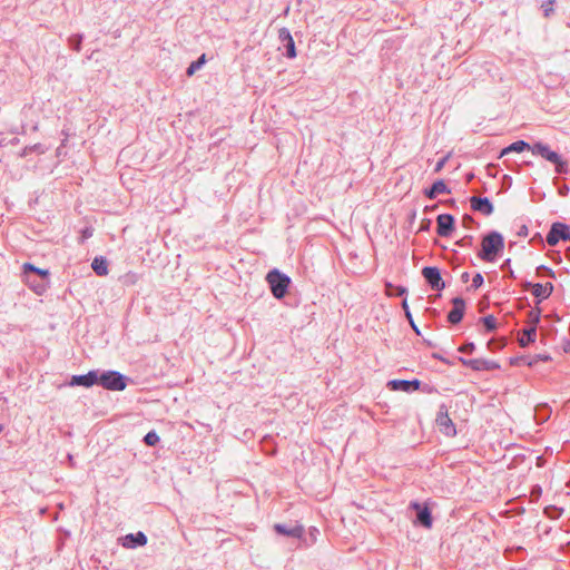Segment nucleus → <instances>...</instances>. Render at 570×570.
<instances>
[{"label":"nucleus","mask_w":570,"mask_h":570,"mask_svg":"<svg viewBox=\"0 0 570 570\" xmlns=\"http://www.w3.org/2000/svg\"><path fill=\"white\" fill-rule=\"evenodd\" d=\"M528 234H529V229H528V226L524 224L520 226V228L517 233V235L520 237H525V236H528Z\"/></svg>","instance_id":"40"},{"label":"nucleus","mask_w":570,"mask_h":570,"mask_svg":"<svg viewBox=\"0 0 570 570\" xmlns=\"http://www.w3.org/2000/svg\"><path fill=\"white\" fill-rule=\"evenodd\" d=\"M454 217L450 214H441L436 217V233L441 237H448L454 229Z\"/></svg>","instance_id":"11"},{"label":"nucleus","mask_w":570,"mask_h":570,"mask_svg":"<svg viewBox=\"0 0 570 570\" xmlns=\"http://www.w3.org/2000/svg\"><path fill=\"white\" fill-rule=\"evenodd\" d=\"M318 534L320 531L315 527L307 530L301 523L287 527V550L307 549L316 542Z\"/></svg>","instance_id":"1"},{"label":"nucleus","mask_w":570,"mask_h":570,"mask_svg":"<svg viewBox=\"0 0 570 570\" xmlns=\"http://www.w3.org/2000/svg\"><path fill=\"white\" fill-rule=\"evenodd\" d=\"M46 150H47V148L42 144H35L31 146H26L22 150V155L27 156L32 153L45 154Z\"/></svg>","instance_id":"26"},{"label":"nucleus","mask_w":570,"mask_h":570,"mask_svg":"<svg viewBox=\"0 0 570 570\" xmlns=\"http://www.w3.org/2000/svg\"><path fill=\"white\" fill-rule=\"evenodd\" d=\"M470 204L474 212L481 213L485 216H490L494 210V207L488 197L472 196L470 198Z\"/></svg>","instance_id":"14"},{"label":"nucleus","mask_w":570,"mask_h":570,"mask_svg":"<svg viewBox=\"0 0 570 570\" xmlns=\"http://www.w3.org/2000/svg\"><path fill=\"white\" fill-rule=\"evenodd\" d=\"M483 282H484V279H483L482 274L476 273L472 278L471 288H473V289L480 288L483 285Z\"/></svg>","instance_id":"34"},{"label":"nucleus","mask_w":570,"mask_h":570,"mask_svg":"<svg viewBox=\"0 0 570 570\" xmlns=\"http://www.w3.org/2000/svg\"><path fill=\"white\" fill-rule=\"evenodd\" d=\"M97 384V371L92 370L89 371L87 374L83 375H73L69 382L70 386H85L90 387L92 385Z\"/></svg>","instance_id":"16"},{"label":"nucleus","mask_w":570,"mask_h":570,"mask_svg":"<svg viewBox=\"0 0 570 570\" xmlns=\"http://www.w3.org/2000/svg\"><path fill=\"white\" fill-rule=\"evenodd\" d=\"M286 282H287V297H288L291 295V292H289L291 278L288 276L286 278Z\"/></svg>","instance_id":"50"},{"label":"nucleus","mask_w":570,"mask_h":570,"mask_svg":"<svg viewBox=\"0 0 570 570\" xmlns=\"http://www.w3.org/2000/svg\"><path fill=\"white\" fill-rule=\"evenodd\" d=\"M91 267L98 276H105L108 274V262L102 256L95 257Z\"/></svg>","instance_id":"22"},{"label":"nucleus","mask_w":570,"mask_h":570,"mask_svg":"<svg viewBox=\"0 0 570 570\" xmlns=\"http://www.w3.org/2000/svg\"><path fill=\"white\" fill-rule=\"evenodd\" d=\"M411 508L416 511V521L424 528L430 529L433 523L431 511L417 502H412Z\"/></svg>","instance_id":"15"},{"label":"nucleus","mask_w":570,"mask_h":570,"mask_svg":"<svg viewBox=\"0 0 570 570\" xmlns=\"http://www.w3.org/2000/svg\"><path fill=\"white\" fill-rule=\"evenodd\" d=\"M385 287H386V294L389 296H393V295H395V296H403V295H405L407 293L406 287L401 286V285L394 286L391 283H386Z\"/></svg>","instance_id":"25"},{"label":"nucleus","mask_w":570,"mask_h":570,"mask_svg":"<svg viewBox=\"0 0 570 570\" xmlns=\"http://www.w3.org/2000/svg\"><path fill=\"white\" fill-rule=\"evenodd\" d=\"M128 377L117 371H97V384L109 391H124L127 387Z\"/></svg>","instance_id":"4"},{"label":"nucleus","mask_w":570,"mask_h":570,"mask_svg":"<svg viewBox=\"0 0 570 570\" xmlns=\"http://www.w3.org/2000/svg\"><path fill=\"white\" fill-rule=\"evenodd\" d=\"M266 281L276 298L285 297V274L275 268L267 274Z\"/></svg>","instance_id":"7"},{"label":"nucleus","mask_w":570,"mask_h":570,"mask_svg":"<svg viewBox=\"0 0 570 570\" xmlns=\"http://www.w3.org/2000/svg\"><path fill=\"white\" fill-rule=\"evenodd\" d=\"M274 529L276 530L277 533L285 535V523H276L274 525Z\"/></svg>","instance_id":"41"},{"label":"nucleus","mask_w":570,"mask_h":570,"mask_svg":"<svg viewBox=\"0 0 570 570\" xmlns=\"http://www.w3.org/2000/svg\"><path fill=\"white\" fill-rule=\"evenodd\" d=\"M38 283H39V281H36L32 278V284H38Z\"/></svg>","instance_id":"55"},{"label":"nucleus","mask_w":570,"mask_h":570,"mask_svg":"<svg viewBox=\"0 0 570 570\" xmlns=\"http://www.w3.org/2000/svg\"><path fill=\"white\" fill-rule=\"evenodd\" d=\"M533 285H534V284H532L531 282H524L522 286H523V289H524V291H529V289H531V291H532V286H533Z\"/></svg>","instance_id":"47"},{"label":"nucleus","mask_w":570,"mask_h":570,"mask_svg":"<svg viewBox=\"0 0 570 570\" xmlns=\"http://www.w3.org/2000/svg\"><path fill=\"white\" fill-rule=\"evenodd\" d=\"M503 248V236L499 232H490L482 238L481 250L479 252L478 257L484 262L492 263Z\"/></svg>","instance_id":"2"},{"label":"nucleus","mask_w":570,"mask_h":570,"mask_svg":"<svg viewBox=\"0 0 570 570\" xmlns=\"http://www.w3.org/2000/svg\"><path fill=\"white\" fill-rule=\"evenodd\" d=\"M422 275L432 289L442 291L445 287V283L443 282L438 267L425 266L422 269Z\"/></svg>","instance_id":"10"},{"label":"nucleus","mask_w":570,"mask_h":570,"mask_svg":"<svg viewBox=\"0 0 570 570\" xmlns=\"http://www.w3.org/2000/svg\"><path fill=\"white\" fill-rule=\"evenodd\" d=\"M509 277L515 278V275H514V272L512 271V268H509Z\"/></svg>","instance_id":"53"},{"label":"nucleus","mask_w":570,"mask_h":570,"mask_svg":"<svg viewBox=\"0 0 570 570\" xmlns=\"http://www.w3.org/2000/svg\"><path fill=\"white\" fill-rule=\"evenodd\" d=\"M554 289V286L552 283H546L540 284L537 283L532 286V295L538 298V303H540L542 299L548 298Z\"/></svg>","instance_id":"19"},{"label":"nucleus","mask_w":570,"mask_h":570,"mask_svg":"<svg viewBox=\"0 0 570 570\" xmlns=\"http://www.w3.org/2000/svg\"><path fill=\"white\" fill-rule=\"evenodd\" d=\"M462 223H463V226L466 227V228H471V225L474 223V219L472 216L465 214L463 217H462Z\"/></svg>","instance_id":"38"},{"label":"nucleus","mask_w":570,"mask_h":570,"mask_svg":"<svg viewBox=\"0 0 570 570\" xmlns=\"http://www.w3.org/2000/svg\"><path fill=\"white\" fill-rule=\"evenodd\" d=\"M541 272H543V274H547L551 278L556 277L554 272L551 268H549V267H547L544 265H541V266L537 267V273L540 274Z\"/></svg>","instance_id":"36"},{"label":"nucleus","mask_w":570,"mask_h":570,"mask_svg":"<svg viewBox=\"0 0 570 570\" xmlns=\"http://www.w3.org/2000/svg\"><path fill=\"white\" fill-rule=\"evenodd\" d=\"M430 225H431V220L430 219L423 220L421 223L420 230H428L430 228Z\"/></svg>","instance_id":"43"},{"label":"nucleus","mask_w":570,"mask_h":570,"mask_svg":"<svg viewBox=\"0 0 570 570\" xmlns=\"http://www.w3.org/2000/svg\"><path fill=\"white\" fill-rule=\"evenodd\" d=\"M524 150H531V146L524 140H518L503 148L500 153V158L510 153H522Z\"/></svg>","instance_id":"20"},{"label":"nucleus","mask_w":570,"mask_h":570,"mask_svg":"<svg viewBox=\"0 0 570 570\" xmlns=\"http://www.w3.org/2000/svg\"><path fill=\"white\" fill-rule=\"evenodd\" d=\"M537 338V330L532 326H527L522 330L521 336L519 337V344L522 347L528 346L530 343H533Z\"/></svg>","instance_id":"21"},{"label":"nucleus","mask_w":570,"mask_h":570,"mask_svg":"<svg viewBox=\"0 0 570 570\" xmlns=\"http://www.w3.org/2000/svg\"><path fill=\"white\" fill-rule=\"evenodd\" d=\"M531 240H539L541 243L543 242L540 233H537Z\"/></svg>","instance_id":"48"},{"label":"nucleus","mask_w":570,"mask_h":570,"mask_svg":"<svg viewBox=\"0 0 570 570\" xmlns=\"http://www.w3.org/2000/svg\"><path fill=\"white\" fill-rule=\"evenodd\" d=\"M206 62V55L203 53L197 60L193 61L187 70H186V75L188 77L193 76L197 70H199Z\"/></svg>","instance_id":"23"},{"label":"nucleus","mask_w":570,"mask_h":570,"mask_svg":"<svg viewBox=\"0 0 570 570\" xmlns=\"http://www.w3.org/2000/svg\"><path fill=\"white\" fill-rule=\"evenodd\" d=\"M547 243L550 246H556L560 239L570 242V227L569 225L556 222L551 225L547 235Z\"/></svg>","instance_id":"6"},{"label":"nucleus","mask_w":570,"mask_h":570,"mask_svg":"<svg viewBox=\"0 0 570 570\" xmlns=\"http://www.w3.org/2000/svg\"><path fill=\"white\" fill-rule=\"evenodd\" d=\"M459 362L464 365L465 367H469L476 372L482 371H493L500 368V365L498 362L492 360H485V358H465V357H459Z\"/></svg>","instance_id":"8"},{"label":"nucleus","mask_w":570,"mask_h":570,"mask_svg":"<svg viewBox=\"0 0 570 570\" xmlns=\"http://www.w3.org/2000/svg\"><path fill=\"white\" fill-rule=\"evenodd\" d=\"M82 35H73L69 38V45L75 51L81 50Z\"/></svg>","instance_id":"29"},{"label":"nucleus","mask_w":570,"mask_h":570,"mask_svg":"<svg viewBox=\"0 0 570 570\" xmlns=\"http://www.w3.org/2000/svg\"><path fill=\"white\" fill-rule=\"evenodd\" d=\"M470 278V274L468 272L462 273L461 281L462 283H466Z\"/></svg>","instance_id":"46"},{"label":"nucleus","mask_w":570,"mask_h":570,"mask_svg":"<svg viewBox=\"0 0 570 570\" xmlns=\"http://www.w3.org/2000/svg\"><path fill=\"white\" fill-rule=\"evenodd\" d=\"M402 308H403V311H404V314H405V316H406L407 321H409L410 323H413V317H412V314H411V312H410V307H409V304H407L406 298H404V299H403V302H402Z\"/></svg>","instance_id":"37"},{"label":"nucleus","mask_w":570,"mask_h":570,"mask_svg":"<svg viewBox=\"0 0 570 570\" xmlns=\"http://www.w3.org/2000/svg\"><path fill=\"white\" fill-rule=\"evenodd\" d=\"M278 38L281 41H285V28L278 30Z\"/></svg>","instance_id":"45"},{"label":"nucleus","mask_w":570,"mask_h":570,"mask_svg":"<svg viewBox=\"0 0 570 570\" xmlns=\"http://www.w3.org/2000/svg\"><path fill=\"white\" fill-rule=\"evenodd\" d=\"M146 543L147 535L141 531H138L136 533H129L122 538V546L127 549L144 547Z\"/></svg>","instance_id":"17"},{"label":"nucleus","mask_w":570,"mask_h":570,"mask_svg":"<svg viewBox=\"0 0 570 570\" xmlns=\"http://www.w3.org/2000/svg\"><path fill=\"white\" fill-rule=\"evenodd\" d=\"M487 332H493L497 328V320L493 315L484 316L480 320Z\"/></svg>","instance_id":"27"},{"label":"nucleus","mask_w":570,"mask_h":570,"mask_svg":"<svg viewBox=\"0 0 570 570\" xmlns=\"http://www.w3.org/2000/svg\"><path fill=\"white\" fill-rule=\"evenodd\" d=\"M527 362H529V357L522 356V357L513 358L511 361V364L512 365H521V364H527Z\"/></svg>","instance_id":"39"},{"label":"nucleus","mask_w":570,"mask_h":570,"mask_svg":"<svg viewBox=\"0 0 570 570\" xmlns=\"http://www.w3.org/2000/svg\"><path fill=\"white\" fill-rule=\"evenodd\" d=\"M566 256H567L568 259H570V247L567 249Z\"/></svg>","instance_id":"54"},{"label":"nucleus","mask_w":570,"mask_h":570,"mask_svg":"<svg viewBox=\"0 0 570 570\" xmlns=\"http://www.w3.org/2000/svg\"><path fill=\"white\" fill-rule=\"evenodd\" d=\"M81 234H82V235H81L82 240H83V239H87V238H89V237H91V236H92V229L87 227V228H85V229L82 230V233H81Z\"/></svg>","instance_id":"42"},{"label":"nucleus","mask_w":570,"mask_h":570,"mask_svg":"<svg viewBox=\"0 0 570 570\" xmlns=\"http://www.w3.org/2000/svg\"><path fill=\"white\" fill-rule=\"evenodd\" d=\"M473 240H474L473 236L465 235L460 240L456 242V245H459L461 247H472Z\"/></svg>","instance_id":"33"},{"label":"nucleus","mask_w":570,"mask_h":570,"mask_svg":"<svg viewBox=\"0 0 570 570\" xmlns=\"http://www.w3.org/2000/svg\"><path fill=\"white\" fill-rule=\"evenodd\" d=\"M451 190L444 183V180L439 179L432 184L430 188L423 190V195L429 199H435L441 194H450Z\"/></svg>","instance_id":"18"},{"label":"nucleus","mask_w":570,"mask_h":570,"mask_svg":"<svg viewBox=\"0 0 570 570\" xmlns=\"http://www.w3.org/2000/svg\"><path fill=\"white\" fill-rule=\"evenodd\" d=\"M453 307L448 314V321L451 324H458L462 321L464 311H465V302L462 297H454L452 299Z\"/></svg>","instance_id":"13"},{"label":"nucleus","mask_w":570,"mask_h":570,"mask_svg":"<svg viewBox=\"0 0 570 570\" xmlns=\"http://www.w3.org/2000/svg\"><path fill=\"white\" fill-rule=\"evenodd\" d=\"M26 283L38 295L46 292L49 283V271L41 269L30 263L23 264Z\"/></svg>","instance_id":"3"},{"label":"nucleus","mask_w":570,"mask_h":570,"mask_svg":"<svg viewBox=\"0 0 570 570\" xmlns=\"http://www.w3.org/2000/svg\"><path fill=\"white\" fill-rule=\"evenodd\" d=\"M435 208H436V205L431 206V207L430 206H425L424 212L434 210Z\"/></svg>","instance_id":"51"},{"label":"nucleus","mask_w":570,"mask_h":570,"mask_svg":"<svg viewBox=\"0 0 570 570\" xmlns=\"http://www.w3.org/2000/svg\"><path fill=\"white\" fill-rule=\"evenodd\" d=\"M435 421L440 431L443 434L448 436L455 435V425L453 424L451 417L449 416L448 407L444 404L440 406Z\"/></svg>","instance_id":"9"},{"label":"nucleus","mask_w":570,"mask_h":570,"mask_svg":"<svg viewBox=\"0 0 570 570\" xmlns=\"http://www.w3.org/2000/svg\"><path fill=\"white\" fill-rule=\"evenodd\" d=\"M554 3H556V0H548V1L542 3L541 8L543 10V16L546 18L550 17L553 13V11H554V9H553Z\"/></svg>","instance_id":"31"},{"label":"nucleus","mask_w":570,"mask_h":570,"mask_svg":"<svg viewBox=\"0 0 570 570\" xmlns=\"http://www.w3.org/2000/svg\"><path fill=\"white\" fill-rule=\"evenodd\" d=\"M410 324H411L412 328H413L417 334H420V331H419L417 326L415 325V323L413 322V323H410Z\"/></svg>","instance_id":"52"},{"label":"nucleus","mask_w":570,"mask_h":570,"mask_svg":"<svg viewBox=\"0 0 570 570\" xmlns=\"http://www.w3.org/2000/svg\"><path fill=\"white\" fill-rule=\"evenodd\" d=\"M475 351V344L472 342L465 343L459 347V352L464 354H472Z\"/></svg>","instance_id":"35"},{"label":"nucleus","mask_w":570,"mask_h":570,"mask_svg":"<svg viewBox=\"0 0 570 570\" xmlns=\"http://www.w3.org/2000/svg\"><path fill=\"white\" fill-rule=\"evenodd\" d=\"M294 57H296L295 43L292 36L287 31V58Z\"/></svg>","instance_id":"32"},{"label":"nucleus","mask_w":570,"mask_h":570,"mask_svg":"<svg viewBox=\"0 0 570 570\" xmlns=\"http://www.w3.org/2000/svg\"><path fill=\"white\" fill-rule=\"evenodd\" d=\"M445 161H446V158H443L440 161H438V164H436V166L434 168V171H436V173L440 171L443 168Z\"/></svg>","instance_id":"44"},{"label":"nucleus","mask_w":570,"mask_h":570,"mask_svg":"<svg viewBox=\"0 0 570 570\" xmlns=\"http://www.w3.org/2000/svg\"><path fill=\"white\" fill-rule=\"evenodd\" d=\"M540 317H541V311L539 308L530 309L527 315L528 326H532L537 330V325L540 322Z\"/></svg>","instance_id":"24"},{"label":"nucleus","mask_w":570,"mask_h":570,"mask_svg":"<svg viewBox=\"0 0 570 570\" xmlns=\"http://www.w3.org/2000/svg\"><path fill=\"white\" fill-rule=\"evenodd\" d=\"M159 441H160V438H159V435L155 431H149L144 436V442L148 446H155V445H157L159 443Z\"/></svg>","instance_id":"28"},{"label":"nucleus","mask_w":570,"mask_h":570,"mask_svg":"<svg viewBox=\"0 0 570 570\" xmlns=\"http://www.w3.org/2000/svg\"><path fill=\"white\" fill-rule=\"evenodd\" d=\"M510 263H511V259H510V258L505 259V261L503 262V264H502L501 268H502V269H504L507 266H509V265H510Z\"/></svg>","instance_id":"49"},{"label":"nucleus","mask_w":570,"mask_h":570,"mask_svg":"<svg viewBox=\"0 0 570 570\" xmlns=\"http://www.w3.org/2000/svg\"><path fill=\"white\" fill-rule=\"evenodd\" d=\"M2 431V425H0V432Z\"/></svg>","instance_id":"56"},{"label":"nucleus","mask_w":570,"mask_h":570,"mask_svg":"<svg viewBox=\"0 0 570 570\" xmlns=\"http://www.w3.org/2000/svg\"><path fill=\"white\" fill-rule=\"evenodd\" d=\"M531 151L533 155L541 156L546 160L552 163L556 166L557 174L561 175L567 173L568 163L563 160L558 153L551 150L548 145L541 141L534 142L531 146Z\"/></svg>","instance_id":"5"},{"label":"nucleus","mask_w":570,"mask_h":570,"mask_svg":"<svg viewBox=\"0 0 570 570\" xmlns=\"http://www.w3.org/2000/svg\"><path fill=\"white\" fill-rule=\"evenodd\" d=\"M387 386L392 391H402L406 393H411L413 391H417L421 387V381L417 379L407 381V380H392L387 383Z\"/></svg>","instance_id":"12"},{"label":"nucleus","mask_w":570,"mask_h":570,"mask_svg":"<svg viewBox=\"0 0 570 570\" xmlns=\"http://www.w3.org/2000/svg\"><path fill=\"white\" fill-rule=\"evenodd\" d=\"M550 360L551 357L548 354H537L532 357H529V362H527V365L531 367L534 366L539 361L548 362Z\"/></svg>","instance_id":"30"}]
</instances>
